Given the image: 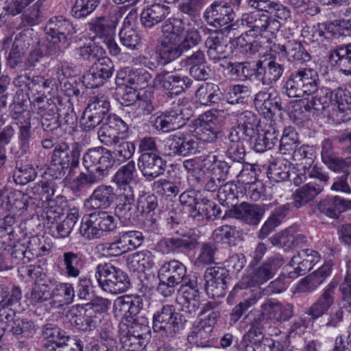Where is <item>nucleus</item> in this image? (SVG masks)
I'll return each mask as SVG.
<instances>
[{
  "instance_id": "13d9d810",
  "label": "nucleus",
  "mask_w": 351,
  "mask_h": 351,
  "mask_svg": "<svg viewBox=\"0 0 351 351\" xmlns=\"http://www.w3.org/2000/svg\"><path fill=\"white\" fill-rule=\"evenodd\" d=\"M110 108L108 97L104 94H98L90 98L86 108L93 112L95 115L104 118Z\"/></svg>"
},
{
  "instance_id": "37998d69",
  "label": "nucleus",
  "mask_w": 351,
  "mask_h": 351,
  "mask_svg": "<svg viewBox=\"0 0 351 351\" xmlns=\"http://www.w3.org/2000/svg\"><path fill=\"white\" fill-rule=\"evenodd\" d=\"M52 298L51 290L49 285L46 282H36L32 286L27 300L30 304L40 306Z\"/></svg>"
},
{
  "instance_id": "8fccbe9b",
  "label": "nucleus",
  "mask_w": 351,
  "mask_h": 351,
  "mask_svg": "<svg viewBox=\"0 0 351 351\" xmlns=\"http://www.w3.org/2000/svg\"><path fill=\"white\" fill-rule=\"evenodd\" d=\"M16 123L19 125L18 138L20 147L15 155L16 157L20 158L25 154L29 148V142L32 136L31 123L29 119L27 118L24 119V121L16 122Z\"/></svg>"
},
{
  "instance_id": "393cba45",
  "label": "nucleus",
  "mask_w": 351,
  "mask_h": 351,
  "mask_svg": "<svg viewBox=\"0 0 351 351\" xmlns=\"http://www.w3.org/2000/svg\"><path fill=\"white\" fill-rule=\"evenodd\" d=\"M338 285L337 281H331L307 311L313 319H317L326 314L335 302V291Z\"/></svg>"
},
{
  "instance_id": "a19ab883",
  "label": "nucleus",
  "mask_w": 351,
  "mask_h": 351,
  "mask_svg": "<svg viewBox=\"0 0 351 351\" xmlns=\"http://www.w3.org/2000/svg\"><path fill=\"white\" fill-rule=\"evenodd\" d=\"M321 186L315 187L312 182L307 183L301 188L297 189L292 195V205L297 208H301L312 201L317 195L321 193Z\"/></svg>"
},
{
  "instance_id": "6e6552de",
  "label": "nucleus",
  "mask_w": 351,
  "mask_h": 351,
  "mask_svg": "<svg viewBox=\"0 0 351 351\" xmlns=\"http://www.w3.org/2000/svg\"><path fill=\"white\" fill-rule=\"evenodd\" d=\"M199 244L198 236L189 231L184 234L176 232V235L162 238L156 244L158 252L162 254H179L195 250Z\"/></svg>"
},
{
  "instance_id": "bb28decb",
  "label": "nucleus",
  "mask_w": 351,
  "mask_h": 351,
  "mask_svg": "<svg viewBox=\"0 0 351 351\" xmlns=\"http://www.w3.org/2000/svg\"><path fill=\"white\" fill-rule=\"evenodd\" d=\"M277 50L282 56H285L288 61L302 64L311 60V55L304 49L302 43L295 40H290L283 45H278Z\"/></svg>"
},
{
  "instance_id": "c85d7f7f",
  "label": "nucleus",
  "mask_w": 351,
  "mask_h": 351,
  "mask_svg": "<svg viewBox=\"0 0 351 351\" xmlns=\"http://www.w3.org/2000/svg\"><path fill=\"white\" fill-rule=\"evenodd\" d=\"M170 14V8L165 4L154 3L143 9L140 15L142 25L151 28L161 23Z\"/></svg>"
},
{
  "instance_id": "69168bd1",
  "label": "nucleus",
  "mask_w": 351,
  "mask_h": 351,
  "mask_svg": "<svg viewBox=\"0 0 351 351\" xmlns=\"http://www.w3.org/2000/svg\"><path fill=\"white\" fill-rule=\"evenodd\" d=\"M81 152V145L79 143H74L69 149V154L66 156L62 167L64 176L67 169H69L68 176H71L73 173V170L79 166Z\"/></svg>"
},
{
  "instance_id": "2eb2a0df",
  "label": "nucleus",
  "mask_w": 351,
  "mask_h": 351,
  "mask_svg": "<svg viewBox=\"0 0 351 351\" xmlns=\"http://www.w3.org/2000/svg\"><path fill=\"white\" fill-rule=\"evenodd\" d=\"M137 166L146 181L151 182L164 174L166 161L156 153L141 154Z\"/></svg>"
},
{
  "instance_id": "e2e57ef3",
  "label": "nucleus",
  "mask_w": 351,
  "mask_h": 351,
  "mask_svg": "<svg viewBox=\"0 0 351 351\" xmlns=\"http://www.w3.org/2000/svg\"><path fill=\"white\" fill-rule=\"evenodd\" d=\"M51 43L40 44L36 42L35 45H32L33 49L31 50L29 55L26 60L25 64L27 67L35 66L39 60L44 56H58V54H50L49 52L53 51Z\"/></svg>"
},
{
  "instance_id": "052dcab7",
  "label": "nucleus",
  "mask_w": 351,
  "mask_h": 351,
  "mask_svg": "<svg viewBox=\"0 0 351 351\" xmlns=\"http://www.w3.org/2000/svg\"><path fill=\"white\" fill-rule=\"evenodd\" d=\"M184 29L181 20L175 18L169 19L162 26V38L180 40V37L182 34Z\"/></svg>"
},
{
  "instance_id": "a18cd8bd",
  "label": "nucleus",
  "mask_w": 351,
  "mask_h": 351,
  "mask_svg": "<svg viewBox=\"0 0 351 351\" xmlns=\"http://www.w3.org/2000/svg\"><path fill=\"white\" fill-rule=\"evenodd\" d=\"M114 305L121 311H127L131 316H134L143 308V298L140 295H123L115 300Z\"/></svg>"
},
{
  "instance_id": "473e14b6",
  "label": "nucleus",
  "mask_w": 351,
  "mask_h": 351,
  "mask_svg": "<svg viewBox=\"0 0 351 351\" xmlns=\"http://www.w3.org/2000/svg\"><path fill=\"white\" fill-rule=\"evenodd\" d=\"M261 309L267 313L269 322L274 324L287 321L293 314V306L291 304H282L268 301L261 305Z\"/></svg>"
},
{
  "instance_id": "c03bdc74",
  "label": "nucleus",
  "mask_w": 351,
  "mask_h": 351,
  "mask_svg": "<svg viewBox=\"0 0 351 351\" xmlns=\"http://www.w3.org/2000/svg\"><path fill=\"white\" fill-rule=\"evenodd\" d=\"M27 199L28 195L21 191H15L8 196L4 195L3 200H2L0 205V209L3 211H10V210H27Z\"/></svg>"
},
{
  "instance_id": "774afa93",
  "label": "nucleus",
  "mask_w": 351,
  "mask_h": 351,
  "mask_svg": "<svg viewBox=\"0 0 351 351\" xmlns=\"http://www.w3.org/2000/svg\"><path fill=\"white\" fill-rule=\"evenodd\" d=\"M151 79L152 75L147 71L139 69L130 72L126 80L136 89H141L148 86Z\"/></svg>"
},
{
  "instance_id": "b1692460",
  "label": "nucleus",
  "mask_w": 351,
  "mask_h": 351,
  "mask_svg": "<svg viewBox=\"0 0 351 351\" xmlns=\"http://www.w3.org/2000/svg\"><path fill=\"white\" fill-rule=\"evenodd\" d=\"M264 215V209L256 204L243 202L233 206L229 210L228 215L249 225H257Z\"/></svg>"
},
{
  "instance_id": "39448f33",
  "label": "nucleus",
  "mask_w": 351,
  "mask_h": 351,
  "mask_svg": "<svg viewBox=\"0 0 351 351\" xmlns=\"http://www.w3.org/2000/svg\"><path fill=\"white\" fill-rule=\"evenodd\" d=\"M193 104L190 102L180 104L156 117L152 122L158 131L169 132L184 126L193 115Z\"/></svg>"
},
{
  "instance_id": "6ab92c4d",
  "label": "nucleus",
  "mask_w": 351,
  "mask_h": 351,
  "mask_svg": "<svg viewBox=\"0 0 351 351\" xmlns=\"http://www.w3.org/2000/svg\"><path fill=\"white\" fill-rule=\"evenodd\" d=\"M319 261L320 256L315 250L305 249L299 251L289 263V265L293 268V271L289 273V277L296 278L304 275Z\"/></svg>"
},
{
  "instance_id": "cd10ccee",
  "label": "nucleus",
  "mask_w": 351,
  "mask_h": 351,
  "mask_svg": "<svg viewBox=\"0 0 351 351\" xmlns=\"http://www.w3.org/2000/svg\"><path fill=\"white\" fill-rule=\"evenodd\" d=\"M317 208L321 214L337 219L347 208L351 209V200H345L338 196L327 197L319 202Z\"/></svg>"
},
{
  "instance_id": "49530a36",
  "label": "nucleus",
  "mask_w": 351,
  "mask_h": 351,
  "mask_svg": "<svg viewBox=\"0 0 351 351\" xmlns=\"http://www.w3.org/2000/svg\"><path fill=\"white\" fill-rule=\"evenodd\" d=\"M62 265L68 277L77 278L80 276L82 267V259L77 253L66 252L62 255Z\"/></svg>"
},
{
  "instance_id": "423d86ee",
  "label": "nucleus",
  "mask_w": 351,
  "mask_h": 351,
  "mask_svg": "<svg viewBox=\"0 0 351 351\" xmlns=\"http://www.w3.org/2000/svg\"><path fill=\"white\" fill-rule=\"evenodd\" d=\"M158 278L157 291L164 297H169L175 292L176 287L186 279V268L179 261L171 260L162 265Z\"/></svg>"
},
{
  "instance_id": "f3484780",
  "label": "nucleus",
  "mask_w": 351,
  "mask_h": 351,
  "mask_svg": "<svg viewBox=\"0 0 351 351\" xmlns=\"http://www.w3.org/2000/svg\"><path fill=\"white\" fill-rule=\"evenodd\" d=\"M332 93L331 118L337 123L346 122L351 119V96L342 88L331 91Z\"/></svg>"
},
{
  "instance_id": "680f3d73",
  "label": "nucleus",
  "mask_w": 351,
  "mask_h": 351,
  "mask_svg": "<svg viewBox=\"0 0 351 351\" xmlns=\"http://www.w3.org/2000/svg\"><path fill=\"white\" fill-rule=\"evenodd\" d=\"M10 331L14 335H21L28 339L34 334L35 325L31 320L18 317L13 320Z\"/></svg>"
},
{
  "instance_id": "ea45409f",
  "label": "nucleus",
  "mask_w": 351,
  "mask_h": 351,
  "mask_svg": "<svg viewBox=\"0 0 351 351\" xmlns=\"http://www.w3.org/2000/svg\"><path fill=\"white\" fill-rule=\"evenodd\" d=\"M128 268L133 271L143 272L154 265V256L149 250H142L130 255L127 259Z\"/></svg>"
},
{
  "instance_id": "de8ad7c7",
  "label": "nucleus",
  "mask_w": 351,
  "mask_h": 351,
  "mask_svg": "<svg viewBox=\"0 0 351 351\" xmlns=\"http://www.w3.org/2000/svg\"><path fill=\"white\" fill-rule=\"evenodd\" d=\"M299 143L298 134L291 126L285 128L280 140L279 151L282 154H291Z\"/></svg>"
},
{
  "instance_id": "dca6fc26",
  "label": "nucleus",
  "mask_w": 351,
  "mask_h": 351,
  "mask_svg": "<svg viewBox=\"0 0 351 351\" xmlns=\"http://www.w3.org/2000/svg\"><path fill=\"white\" fill-rule=\"evenodd\" d=\"M228 270L222 267H211L204 273L205 289L208 295L213 298H219L223 294L226 289V278Z\"/></svg>"
},
{
  "instance_id": "9d476101",
  "label": "nucleus",
  "mask_w": 351,
  "mask_h": 351,
  "mask_svg": "<svg viewBox=\"0 0 351 351\" xmlns=\"http://www.w3.org/2000/svg\"><path fill=\"white\" fill-rule=\"evenodd\" d=\"M241 25L247 30L251 36L257 37L262 36L264 32L274 34L280 27V22L271 18L269 15L258 12H250L242 14Z\"/></svg>"
},
{
  "instance_id": "7ed1b4c3",
  "label": "nucleus",
  "mask_w": 351,
  "mask_h": 351,
  "mask_svg": "<svg viewBox=\"0 0 351 351\" xmlns=\"http://www.w3.org/2000/svg\"><path fill=\"white\" fill-rule=\"evenodd\" d=\"M318 75L310 68L300 69L291 73L283 86L289 97H303L317 90Z\"/></svg>"
},
{
  "instance_id": "f8f14e48",
  "label": "nucleus",
  "mask_w": 351,
  "mask_h": 351,
  "mask_svg": "<svg viewBox=\"0 0 351 351\" xmlns=\"http://www.w3.org/2000/svg\"><path fill=\"white\" fill-rule=\"evenodd\" d=\"M144 240L142 232L130 230L120 232L113 242L104 245L103 250L108 255L118 256L130 251L134 250L141 245Z\"/></svg>"
},
{
  "instance_id": "4c0bfd02",
  "label": "nucleus",
  "mask_w": 351,
  "mask_h": 351,
  "mask_svg": "<svg viewBox=\"0 0 351 351\" xmlns=\"http://www.w3.org/2000/svg\"><path fill=\"white\" fill-rule=\"evenodd\" d=\"M134 192H122L119 195V202L114 208V214L123 223L130 221L134 214Z\"/></svg>"
},
{
  "instance_id": "7c9ffc66",
  "label": "nucleus",
  "mask_w": 351,
  "mask_h": 351,
  "mask_svg": "<svg viewBox=\"0 0 351 351\" xmlns=\"http://www.w3.org/2000/svg\"><path fill=\"white\" fill-rule=\"evenodd\" d=\"M156 53L158 62L165 65L178 58L183 51L179 45V40L162 38L156 48Z\"/></svg>"
},
{
  "instance_id": "4468645a",
  "label": "nucleus",
  "mask_w": 351,
  "mask_h": 351,
  "mask_svg": "<svg viewBox=\"0 0 351 351\" xmlns=\"http://www.w3.org/2000/svg\"><path fill=\"white\" fill-rule=\"evenodd\" d=\"M311 99H302L298 100L293 106V110L295 113L304 108L306 112H311L313 114H318L326 109L331 103L332 93L328 88H322L313 92Z\"/></svg>"
},
{
  "instance_id": "20e7f679",
  "label": "nucleus",
  "mask_w": 351,
  "mask_h": 351,
  "mask_svg": "<svg viewBox=\"0 0 351 351\" xmlns=\"http://www.w3.org/2000/svg\"><path fill=\"white\" fill-rule=\"evenodd\" d=\"M95 278L102 290L114 295L126 291L130 285L128 274L111 263L99 264Z\"/></svg>"
},
{
  "instance_id": "f257e3e1",
  "label": "nucleus",
  "mask_w": 351,
  "mask_h": 351,
  "mask_svg": "<svg viewBox=\"0 0 351 351\" xmlns=\"http://www.w3.org/2000/svg\"><path fill=\"white\" fill-rule=\"evenodd\" d=\"M112 147V151L99 147L89 149L84 154L82 165L86 172H81L74 180L78 187L101 182L108 176L113 165V156L123 162L130 159L136 150L133 142L123 141V138H120Z\"/></svg>"
},
{
  "instance_id": "a211bd4d",
  "label": "nucleus",
  "mask_w": 351,
  "mask_h": 351,
  "mask_svg": "<svg viewBox=\"0 0 351 351\" xmlns=\"http://www.w3.org/2000/svg\"><path fill=\"white\" fill-rule=\"evenodd\" d=\"M156 80L169 97L178 95L191 86L192 81L187 76H181L167 71L157 74Z\"/></svg>"
},
{
  "instance_id": "3c124183",
  "label": "nucleus",
  "mask_w": 351,
  "mask_h": 351,
  "mask_svg": "<svg viewBox=\"0 0 351 351\" xmlns=\"http://www.w3.org/2000/svg\"><path fill=\"white\" fill-rule=\"evenodd\" d=\"M78 217V210L75 208L71 210L62 221L56 223V233L53 232L55 236L58 238H66L69 237L75 225Z\"/></svg>"
},
{
  "instance_id": "5fc2aeb1",
  "label": "nucleus",
  "mask_w": 351,
  "mask_h": 351,
  "mask_svg": "<svg viewBox=\"0 0 351 351\" xmlns=\"http://www.w3.org/2000/svg\"><path fill=\"white\" fill-rule=\"evenodd\" d=\"M152 188L154 191L162 196L175 197L180 191V184L161 178L154 181Z\"/></svg>"
},
{
  "instance_id": "09e8293b",
  "label": "nucleus",
  "mask_w": 351,
  "mask_h": 351,
  "mask_svg": "<svg viewBox=\"0 0 351 351\" xmlns=\"http://www.w3.org/2000/svg\"><path fill=\"white\" fill-rule=\"evenodd\" d=\"M52 298L58 302L60 305H68L73 303L75 291L72 284L69 282L59 283L51 290Z\"/></svg>"
},
{
  "instance_id": "72a5a7b5",
  "label": "nucleus",
  "mask_w": 351,
  "mask_h": 351,
  "mask_svg": "<svg viewBox=\"0 0 351 351\" xmlns=\"http://www.w3.org/2000/svg\"><path fill=\"white\" fill-rule=\"evenodd\" d=\"M330 63L346 75H351V45H341L330 51Z\"/></svg>"
},
{
  "instance_id": "603ef678",
  "label": "nucleus",
  "mask_w": 351,
  "mask_h": 351,
  "mask_svg": "<svg viewBox=\"0 0 351 351\" xmlns=\"http://www.w3.org/2000/svg\"><path fill=\"white\" fill-rule=\"evenodd\" d=\"M290 163L285 159H278L271 163L268 167L267 174L274 182L285 180L289 176Z\"/></svg>"
},
{
  "instance_id": "aec40b11",
  "label": "nucleus",
  "mask_w": 351,
  "mask_h": 351,
  "mask_svg": "<svg viewBox=\"0 0 351 351\" xmlns=\"http://www.w3.org/2000/svg\"><path fill=\"white\" fill-rule=\"evenodd\" d=\"M33 45L34 40L30 32L27 30L17 34L14 37L8 57L10 66L14 68L21 64L30 46Z\"/></svg>"
},
{
  "instance_id": "ddd939ff",
  "label": "nucleus",
  "mask_w": 351,
  "mask_h": 351,
  "mask_svg": "<svg viewBox=\"0 0 351 351\" xmlns=\"http://www.w3.org/2000/svg\"><path fill=\"white\" fill-rule=\"evenodd\" d=\"M235 14L233 9L228 3L215 1L208 7L204 13V18L208 25L220 27L226 26V29H232L233 24H230L234 21Z\"/></svg>"
},
{
  "instance_id": "58836bf2",
  "label": "nucleus",
  "mask_w": 351,
  "mask_h": 351,
  "mask_svg": "<svg viewBox=\"0 0 351 351\" xmlns=\"http://www.w3.org/2000/svg\"><path fill=\"white\" fill-rule=\"evenodd\" d=\"M321 155L322 161L335 171H341L348 167L347 162L334 152L332 143L330 138H326L322 141Z\"/></svg>"
},
{
  "instance_id": "4be33fe9",
  "label": "nucleus",
  "mask_w": 351,
  "mask_h": 351,
  "mask_svg": "<svg viewBox=\"0 0 351 351\" xmlns=\"http://www.w3.org/2000/svg\"><path fill=\"white\" fill-rule=\"evenodd\" d=\"M117 197V195L113 187L109 185H99L85 201V206L94 210L107 209L112 205Z\"/></svg>"
},
{
  "instance_id": "f03ea898",
  "label": "nucleus",
  "mask_w": 351,
  "mask_h": 351,
  "mask_svg": "<svg viewBox=\"0 0 351 351\" xmlns=\"http://www.w3.org/2000/svg\"><path fill=\"white\" fill-rule=\"evenodd\" d=\"M285 262L282 255L276 254L267 258L259 266L248 271L245 275L241 277L234 287V292L252 287L256 289L246 291L245 293L246 297L233 308L230 315L231 324L237 323L245 311L257 303L261 298V291L258 288L273 278L278 271L285 264Z\"/></svg>"
},
{
  "instance_id": "412c9836",
  "label": "nucleus",
  "mask_w": 351,
  "mask_h": 351,
  "mask_svg": "<svg viewBox=\"0 0 351 351\" xmlns=\"http://www.w3.org/2000/svg\"><path fill=\"white\" fill-rule=\"evenodd\" d=\"M256 78L263 85L271 86L282 75L284 65L275 60L256 61Z\"/></svg>"
},
{
  "instance_id": "f704fd0d",
  "label": "nucleus",
  "mask_w": 351,
  "mask_h": 351,
  "mask_svg": "<svg viewBox=\"0 0 351 351\" xmlns=\"http://www.w3.org/2000/svg\"><path fill=\"white\" fill-rule=\"evenodd\" d=\"M136 165L134 160H130L121 167L115 173L112 181L122 192H134L130 183L135 179Z\"/></svg>"
},
{
  "instance_id": "e433bc0d",
  "label": "nucleus",
  "mask_w": 351,
  "mask_h": 351,
  "mask_svg": "<svg viewBox=\"0 0 351 351\" xmlns=\"http://www.w3.org/2000/svg\"><path fill=\"white\" fill-rule=\"evenodd\" d=\"M84 306H73L69 311L70 322L79 330H91L96 327L97 322Z\"/></svg>"
},
{
  "instance_id": "9b49d317",
  "label": "nucleus",
  "mask_w": 351,
  "mask_h": 351,
  "mask_svg": "<svg viewBox=\"0 0 351 351\" xmlns=\"http://www.w3.org/2000/svg\"><path fill=\"white\" fill-rule=\"evenodd\" d=\"M185 322L173 305H164L153 316V330L172 335L183 328Z\"/></svg>"
},
{
  "instance_id": "0eeeda50",
  "label": "nucleus",
  "mask_w": 351,
  "mask_h": 351,
  "mask_svg": "<svg viewBox=\"0 0 351 351\" xmlns=\"http://www.w3.org/2000/svg\"><path fill=\"white\" fill-rule=\"evenodd\" d=\"M46 32L52 38L57 39L51 45L53 51L50 54H60L71 45L76 30L73 23L62 16L51 18L45 27Z\"/></svg>"
},
{
  "instance_id": "6e6d98bb",
  "label": "nucleus",
  "mask_w": 351,
  "mask_h": 351,
  "mask_svg": "<svg viewBox=\"0 0 351 351\" xmlns=\"http://www.w3.org/2000/svg\"><path fill=\"white\" fill-rule=\"evenodd\" d=\"M211 332L198 322L192 328L187 339L190 343L195 344L197 346L206 347L208 346Z\"/></svg>"
},
{
  "instance_id": "5701e85b",
  "label": "nucleus",
  "mask_w": 351,
  "mask_h": 351,
  "mask_svg": "<svg viewBox=\"0 0 351 351\" xmlns=\"http://www.w3.org/2000/svg\"><path fill=\"white\" fill-rule=\"evenodd\" d=\"M148 331L147 326H139L134 324L131 328L120 337L122 348L126 351H142L147 345L145 337Z\"/></svg>"
},
{
  "instance_id": "bf43d9fd",
  "label": "nucleus",
  "mask_w": 351,
  "mask_h": 351,
  "mask_svg": "<svg viewBox=\"0 0 351 351\" xmlns=\"http://www.w3.org/2000/svg\"><path fill=\"white\" fill-rule=\"evenodd\" d=\"M347 271L344 282L340 287L342 293V302L340 308L343 312L351 313V261L346 264Z\"/></svg>"
},
{
  "instance_id": "864d4df0",
  "label": "nucleus",
  "mask_w": 351,
  "mask_h": 351,
  "mask_svg": "<svg viewBox=\"0 0 351 351\" xmlns=\"http://www.w3.org/2000/svg\"><path fill=\"white\" fill-rule=\"evenodd\" d=\"M80 233L84 238L88 240L102 237L103 234L93 213L83 217Z\"/></svg>"
},
{
  "instance_id": "c756f323",
  "label": "nucleus",
  "mask_w": 351,
  "mask_h": 351,
  "mask_svg": "<svg viewBox=\"0 0 351 351\" xmlns=\"http://www.w3.org/2000/svg\"><path fill=\"white\" fill-rule=\"evenodd\" d=\"M202 168L207 171L208 174L215 177V180L224 181L229 171H234L235 167L228 165L224 160H218L215 155L209 154L202 161Z\"/></svg>"
},
{
  "instance_id": "c9c22d12",
  "label": "nucleus",
  "mask_w": 351,
  "mask_h": 351,
  "mask_svg": "<svg viewBox=\"0 0 351 351\" xmlns=\"http://www.w3.org/2000/svg\"><path fill=\"white\" fill-rule=\"evenodd\" d=\"M117 21H112L104 16L93 19L88 23L89 30L95 34V36L101 38L104 42L114 36Z\"/></svg>"
},
{
  "instance_id": "a878e982",
  "label": "nucleus",
  "mask_w": 351,
  "mask_h": 351,
  "mask_svg": "<svg viewBox=\"0 0 351 351\" xmlns=\"http://www.w3.org/2000/svg\"><path fill=\"white\" fill-rule=\"evenodd\" d=\"M43 336L47 341L45 344L62 346L66 342H71V344H75V351H83V346L80 341L71 338L65 331L53 324L48 323L43 326Z\"/></svg>"
},
{
  "instance_id": "79ce46f5",
  "label": "nucleus",
  "mask_w": 351,
  "mask_h": 351,
  "mask_svg": "<svg viewBox=\"0 0 351 351\" xmlns=\"http://www.w3.org/2000/svg\"><path fill=\"white\" fill-rule=\"evenodd\" d=\"M256 61L254 62H228L226 68L229 74L241 81L250 79L252 75L256 76Z\"/></svg>"
},
{
  "instance_id": "0e129e2a",
  "label": "nucleus",
  "mask_w": 351,
  "mask_h": 351,
  "mask_svg": "<svg viewBox=\"0 0 351 351\" xmlns=\"http://www.w3.org/2000/svg\"><path fill=\"white\" fill-rule=\"evenodd\" d=\"M183 311L193 314L199 307V293L198 289H184L182 298Z\"/></svg>"
},
{
  "instance_id": "4d7b16f0",
  "label": "nucleus",
  "mask_w": 351,
  "mask_h": 351,
  "mask_svg": "<svg viewBox=\"0 0 351 351\" xmlns=\"http://www.w3.org/2000/svg\"><path fill=\"white\" fill-rule=\"evenodd\" d=\"M101 0H75L71 8V15L82 19L90 15L98 6Z\"/></svg>"
},
{
  "instance_id": "1a4fd4ad",
  "label": "nucleus",
  "mask_w": 351,
  "mask_h": 351,
  "mask_svg": "<svg viewBox=\"0 0 351 351\" xmlns=\"http://www.w3.org/2000/svg\"><path fill=\"white\" fill-rule=\"evenodd\" d=\"M194 133L197 139L205 143H214L221 134L219 112L210 110L193 121Z\"/></svg>"
},
{
  "instance_id": "2f4dec72",
  "label": "nucleus",
  "mask_w": 351,
  "mask_h": 351,
  "mask_svg": "<svg viewBox=\"0 0 351 351\" xmlns=\"http://www.w3.org/2000/svg\"><path fill=\"white\" fill-rule=\"evenodd\" d=\"M69 145L65 142L56 145L47 169V173L53 179H61L64 177L62 167L66 156L69 154Z\"/></svg>"
},
{
  "instance_id": "338daca9",
  "label": "nucleus",
  "mask_w": 351,
  "mask_h": 351,
  "mask_svg": "<svg viewBox=\"0 0 351 351\" xmlns=\"http://www.w3.org/2000/svg\"><path fill=\"white\" fill-rule=\"evenodd\" d=\"M217 248L215 243L211 242L203 243L201 245L199 255L195 261L198 267L210 265L215 262V256Z\"/></svg>"
}]
</instances>
